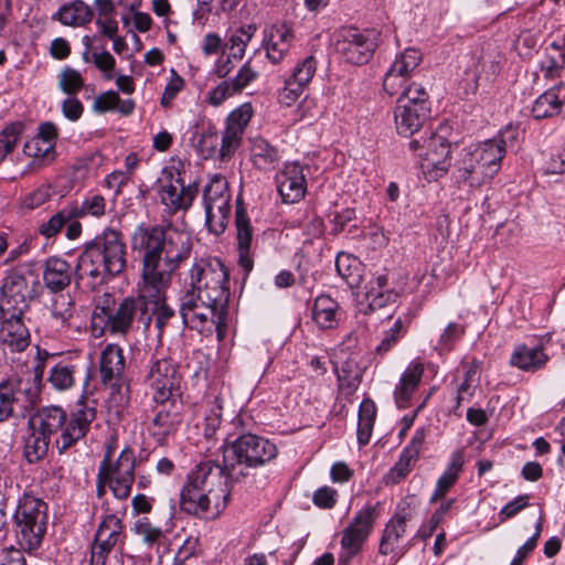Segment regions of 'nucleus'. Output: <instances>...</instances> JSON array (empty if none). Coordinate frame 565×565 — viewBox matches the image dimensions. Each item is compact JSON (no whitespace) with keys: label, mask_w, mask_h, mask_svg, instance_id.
Instances as JSON below:
<instances>
[{"label":"nucleus","mask_w":565,"mask_h":565,"mask_svg":"<svg viewBox=\"0 0 565 565\" xmlns=\"http://www.w3.org/2000/svg\"><path fill=\"white\" fill-rule=\"evenodd\" d=\"M228 299V271L225 265L217 258L200 259L190 269V279L180 297L183 323L193 329H203L206 322H211L222 338L226 328Z\"/></svg>","instance_id":"f257e3e1"},{"label":"nucleus","mask_w":565,"mask_h":565,"mask_svg":"<svg viewBox=\"0 0 565 565\" xmlns=\"http://www.w3.org/2000/svg\"><path fill=\"white\" fill-rule=\"evenodd\" d=\"M131 248L142 257L141 277L149 289H166L172 274L191 252L190 237L161 225L140 224L131 235Z\"/></svg>","instance_id":"f03ea898"},{"label":"nucleus","mask_w":565,"mask_h":565,"mask_svg":"<svg viewBox=\"0 0 565 565\" xmlns=\"http://www.w3.org/2000/svg\"><path fill=\"white\" fill-rule=\"evenodd\" d=\"M127 267V246L122 234L105 228L78 256L75 280L92 279V286L100 285L122 274Z\"/></svg>","instance_id":"7ed1b4c3"},{"label":"nucleus","mask_w":565,"mask_h":565,"mask_svg":"<svg viewBox=\"0 0 565 565\" xmlns=\"http://www.w3.org/2000/svg\"><path fill=\"white\" fill-rule=\"evenodd\" d=\"M95 418L96 408L81 401L68 419L61 407L47 406L33 414L29 418L28 426L29 430H35L50 439L60 433L54 445L62 455L86 436Z\"/></svg>","instance_id":"20e7f679"},{"label":"nucleus","mask_w":565,"mask_h":565,"mask_svg":"<svg viewBox=\"0 0 565 565\" xmlns=\"http://www.w3.org/2000/svg\"><path fill=\"white\" fill-rule=\"evenodd\" d=\"M504 142L487 140L460 151L454 166V177L458 182H467L478 188L491 180L500 170L504 157Z\"/></svg>","instance_id":"39448f33"},{"label":"nucleus","mask_w":565,"mask_h":565,"mask_svg":"<svg viewBox=\"0 0 565 565\" xmlns=\"http://www.w3.org/2000/svg\"><path fill=\"white\" fill-rule=\"evenodd\" d=\"M15 537L19 546L32 553L44 539L47 525V504L32 494L25 493L14 513Z\"/></svg>","instance_id":"423d86ee"},{"label":"nucleus","mask_w":565,"mask_h":565,"mask_svg":"<svg viewBox=\"0 0 565 565\" xmlns=\"http://www.w3.org/2000/svg\"><path fill=\"white\" fill-rule=\"evenodd\" d=\"M246 477L247 472L244 470L236 471V463L231 460L228 452H223L222 463L211 459L201 461L189 472L186 479L227 504L230 483L239 482Z\"/></svg>","instance_id":"0eeeda50"},{"label":"nucleus","mask_w":565,"mask_h":565,"mask_svg":"<svg viewBox=\"0 0 565 565\" xmlns=\"http://www.w3.org/2000/svg\"><path fill=\"white\" fill-rule=\"evenodd\" d=\"M228 452L231 460L236 463V471L263 467L277 456V447L267 438L254 434H244L222 447Z\"/></svg>","instance_id":"6e6552de"},{"label":"nucleus","mask_w":565,"mask_h":565,"mask_svg":"<svg viewBox=\"0 0 565 565\" xmlns=\"http://www.w3.org/2000/svg\"><path fill=\"white\" fill-rule=\"evenodd\" d=\"M35 298L28 278L18 271H9L0 286V321L24 320Z\"/></svg>","instance_id":"1a4fd4ad"},{"label":"nucleus","mask_w":565,"mask_h":565,"mask_svg":"<svg viewBox=\"0 0 565 565\" xmlns=\"http://www.w3.org/2000/svg\"><path fill=\"white\" fill-rule=\"evenodd\" d=\"M34 379H17L0 382V424L10 417L24 416L38 403L40 387Z\"/></svg>","instance_id":"9d476101"},{"label":"nucleus","mask_w":565,"mask_h":565,"mask_svg":"<svg viewBox=\"0 0 565 565\" xmlns=\"http://www.w3.org/2000/svg\"><path fill=\"white\" fill-rule=\"evenodd\" d=\"M136 456L131 448L126 447L115 462H111V449H108L100 462V475L106 477L108 487L115 498L126 500L135 482Z\"/></svg>","instance_id":"9b49d317"},{"label":"nucleus","mask_w":565,"mask_h":565,"mask_svg":"<svg viewBox=\"0 0 565 565\" xmlns=\"http://www.w3.org/2000/svg\"><path fill=\"white\" fill-rule=\"evenodd\" d=\"M377 47L376 34L373 31H360L355 28L340 31L335 50L350 64L363 65L373 56Z\"/></svg>","instance_id":"f8f14e48"},{"label":"nucleus","mask_w":565,"mask_h":565,"mask_svg":"<svg viewBox=\"0 0 565 565\" xmlns=\"http://www.w3.org/2000/svg\"><path fill=\"white\" fill-rule=\"evenodd\" d=\"M148 380L154 391L156 403L163 404L180 395L181 376L169 359L156 361L150 369Z\"/></svg>","instance_id":"ddd939ff"},{"label":"nucleus","mask_w":565,"mask_h":565,"mask_svg":"<svg viewBox=\"0 0 565 565\" xmlns=\"http://www.w3.org/2000/svg\"><path fill=\"white\" fill-rule=\"evenodd\" d=\"M376 518L375 507H365L354 515L343 530L341 546L350 557L356 555L371 533Z\"/></svg>","instance_id":"4468645a"},{"label":"nucleus","mask_w":565,"mask_h":565,"mask_svg":"<svg viewBox=\"0 0 565 565\" xmlns=\"http://www.w3.org/2000/svg\"><path fill=\"white\" fill-rule=\"evenodd\" d=\"M142 292H145L146 306L139 317V323L142 324L143 330H148L154 318L156 328L161 334L175 312L166 302L164 289L158 291L152 288L148 289L143 284Z\"/></svg>","instance_id":"2eb2a0df"},{"label":"nucleus","mask_w":565,"mask_h":565,"mask_svg":"<svg viewBox=\"0 0 565 565\" xmlns=\"http://www.w3.org/2000/svg\"><path fill=\"white\" fill-rule=\"evenodd\" d=\"M212 505L218 513L221 510L225 509L227 504H224L223 500L205 492V489L199 488L186 479L180 493L181 510L189 514L199 515L207 512Z\"/></svg>","instance_id":"dca6fc26"},{"label":"nucleus","mask_w":565,"mask_h":565,"mask_svg":"<svg viewBox=\"0 0 565 565\" xmlns=\"http://www.w3.org/2000/svg\"><path fill=\"white\" fill-rule=\"evenodd\" d=\"M276 184L284 203L300 201L306 193L302 167L296 162L285 164V168L276 175Z\"/></svg>","instance_id":"f3484780"},{"label":"nucleus","mask_w":565,"mask_h":565,"mask_svg":"<svg viewBox=\"0 0 565 565\" xmlns=\"http://www.w3.org/2000/svg\"><path fill=\"white\" fill-rule=\"evenodd\" d=\"M145 306L146 298L142 289L138 297L125 298L118 307L113 310L109 332L111 334H127L132 328L134 321L137 320L139 322V317L141 312H143Z\"/></svg>","instance_id":"a211bd4d"},{"label":"nucleus","mask_w":565,"mask_h":565,"mask_svg":"<svg viewBox=\"0 0 565 565\" xmlns=\"http://www.w3.org/2000/svg\"><path fill=\"white\" fill-rule=\"evenodd\" d=\"M430 115V108L423 103L415 106L397 103L394 110V119L397 132L405 137L417 134Z\"/></svg>","instance_id":"6ab92c4d"},{"label":"nucleus","mask_w":565,"mask_h":565,"mask_svg":"<svg viewBox=\"0 0 565 565\" xmlns=\"http://www.w3.org/2000/svg\"><path fill=\"white\" fill-rule=\"evenodd\" d=\"M42 276L44 286L51 292L57 294L71 285L75 268L58 256H50L43 264Z\"/></svg>","instance_id":"aec40b11"},{"label":"nucleus","mask_w":565,"mask_h":565,"mask_svg":"<svg viewBox=\"0 0 565 565\" xmlns=\"http://www.w3.org/2000/svg\"><path fill=\"white\" fill-rule=\"evenodd\" d=\"M196 193L195 183L185 186L180 178H171L168 184L162 185L160 199L171 212H177L189 209Z\"/></svg>","instance_id":"412c9836"},{"label":"nucleus","mask_w":565,"mask_h":565,"mask_svg":"<svg viewBox=\"0 0 565 565\" xmlns=\"http://www.w3.org/2000/svg\"><path fill=\"white\" fill-rule=\"evenodd\" d=\"M411 519V512L395 513L392 519L386 523L383 535L379 546V553L382 555L396 554L395 562L399 559L408 550L404 547L397 553L398 542L406 532L407 521Z\"/></svg>","instance_id":"4be33fe9"},{"label":"nucleus","mask_w":565,"mask_h":565,"mask_svg":"<svg viewBox=\"0 0 565 565\" xmlns=\"http://www.w3.org/2000/svg\"><path fill=\"white\" fill-rule=\"evenodd\" d=\"M235 226L239 257L238 263L244 268L245 273L248 274L254 265L252 253L253 228L246 211L242 206L236 207Z\"/></svg>","instance_id":"5701e85b"},{"label":"nucleus","mask_w":565,"mask_h":565,"mask_svg":"<svg viewBox=\"0 0 565 565\" xmlns=\"http://www.w3.org/2000/svg\"><path fill=\"white\" fill-rule=\"evenodd\" d=\"M99 371L105 385L116 386L125 371L122 349L117 344H108L100 354Z\"/></svg>","instance_id":"b1692460"},{"label":"nucleus","mask_w":565,"mask_h":565,"mask_svg":"<svg viewBox=\"0 0 565 565\" xmlns=\"http://www.w3.org/2000/svg\"><path fill=\"white\" fill-rule=\"evenodd\" d=\"M295 40L292 29L287 24L273 25L265 40L266 55L273 64H278L289 52Z\"/></svg>","instance_id":"393cba45"},{"label":"nucleus","mask_w":565,"mask_h":565,"mask_svg":"<svg viewBox=\"0 0 565 565\" xmlns=\"http://www.w3.org/2000/svg\"><path fill=\"white\" fill-rule=\"evenodd\" d=\"M0 342L11 352L24 351L31 342L24 320L0 321Z\"/></svg>","instance_id":"a878e982"},{"label":"nucleus","mask_w":565,"mask_h":565,"mask_svg":"<svg viewBox=\"0 0 565 565\" xmlns=\"http://www.w3.org/2000/svg\"><path fill=\"white\" fill-rule=\"evenodd\" d=\"M547 361L548 355L541 345L529 348L524 344H519L514 348L510 358V364L512 366L531 373L543 369Z\"/></svg>","instance_id":"bb28decb"},{"label":"nucleus","mask_w":565,"mask_h":565,"mask_svg":"<svg viewBox=\"0 0 565 565\" xmlns=\"http://www.w3.org/2000/svg\"><path fill=\"white\" fill-rule=\"evenodd\" d=\"M424 373V365L420 362H412L403 373L394 396L398 408H405L413 393L418 387Z\"/></svg>","instance_id":"cd10ccee"},{"label":"nucleus","mask_w":565,"mask_h":565,"mask_svg":"<svg viewBox=\"0 0 565 565\" xmlns=\"http://www.w3.org/2000/svg\"><path fill=\"white\" fill-rule=\"evenodd\" d=\"M397 292L388 284V273L377 274L366 286L365 297L372 310L380 309L397 298Z\"/></svg>","instance_id":"c85d7f7f"},{"label":"nucleus","mask_w":565,"mask_h":565,"mask_svg":"<svg viewBox=\"0 0 565 565\" xmlns=\"http://www.w3.org/2000/svg\"><path fill=\"white\" fill-rule=\"evenodd\" d=\"M311 317L320 329H333L339 322V303L330 296L321 295L313 301Z\"/></svg>","instance_id":"c756f323"},{"label":"nucleus","mask_w":565,"mask_h":565,"mask_svg":"<svg viewBox=\"0 0 565 565\" xmlns=\"http://www.w3.org/2000/svg\"><path fill=\"white\" fill-rule=\"evenodd\" d=\"M93 15V9L83 0H73L63 4L53 15V19L58 20L64 25L83 26L92 21Z\"/></svg>","instance_id":"7c9ffc66"},{"label":"nucleus","mask_w":565,"mask_h":565,"mask_svg":"<svg viewBox=\"0 0 565 565\" xmlns=\"http://www.w3.org/2000/svg\"><path fill=\"white\" fill-rule=\"evenodd\" d=\"M49 311L57 329H68L73 324L75 302L68 294H55L49 305Z\"/></svg>","instance_id":"2f4dec72"},{"label":"nucleus","mask_w":565,"mask_h":565,"mask_svg":"<svg viewBox=\"0 0 565 565\" xmlns=\"http://www.w3.org/2000/svg\"><path fill=\"white\" fill-rule=\"evenodd\" d=\"M180 422L181 418L179 413L174 411V405L171 404L167 406L166 403H163L162 408L157 411V414L152 419L150 427L151 435L159 443H162L168 435L177 429Z\"/></svg>","instance_id":"473e14b6"},{"label":"nucleus","mask_w":565,"mask_h":565,"mask_svg":"<svg viewBox=\"0 0 565 565\" xmlns=\"http://www.w3.org/2000/svg\"><path fill=\"white\" fill-rule=\"evenodd\" d=\"M94 539L96 542H103L113 547L118 544H124L125 532L122 520L114 513H107L98 524Z\"/></svg>","instance_id":"72a5a7b5"},{"label":"nucleus","mask_w":565,"mask_h":565,"mask_svg":"<svg viewBox=\"0 0 565 565\" xmlns=\"http://www.w3.org/2000/svg\"><path fill=\"white\" fill-rule=\"evenodd\" d=\"M563 87L551 88L540 95L533 104L532 114L535 119H544L558 115L563 107Z\"/></svg>","instance_id":"f704fd0d"},{"label":"nucleus","mask_w":565,"mask_h":565,"mask_svg":"<svg viewBox=\"0 0 565 565\" xmlns=\"http://www.w3.org/2000/svg\"><path fill=\"white\" fill-rule=\"evenodd\" d=\"M56 138L57 130L55 125L43 122L40 125L36 137L24 145L23 151L30 157H43L53 148Z\"/></svg>","instance_id":"c9c22d12"},{"label":"nucleus","mask_w":565,"mask_h":565,"mask_svg":"<svg viewBox=\"0 0 565 565\" xmlns=\"http://www.w3.org/2000/svg\"><path fill=\"white\" fill-rule=\"evenodd\" d=\"M250 158L253 164L259 170L275 169L279 161V151L262 137H256L252 141Z\"/></svg>","instance_id":"e433bc0d"},{"label":"nucleus","mask_w":565,"mask_h":565,"mask_svg":"<svg viewBox=\"0 0 565 565\" xmlns=\"http://www.w3.org/2000/svg\"><path fill=\"white\" fill-rule=\"evenodd\" d=\"M231 199H220L215 202L204 203L205 221L210 232L221 234L228 223Z\"/></svg>","instance_id":"4c0bfd02"},{"label":"nucleus","mask_w":565,"mask_h":565,"mask_svg":"<svg viewBox=\"0 0 565 565\" xmlns=\"http://www.w3.org/2000/svg\"><path fill=\"white\" fill-rule=\"evenodd\" d=\"M463 466V455L461 451H455L451 456V461L448 465L446 471L437 481L435 493L430 501L435 502L439 498H443L447 491L455 484L458 479L459 472Z\"/></svg>","instance_id":"58836bf2"},{"label":"nucleus","mask_w":565,"mask_h":565,"mask_svg":"<svg viewBox=\"0 0 565 565\" xmlns=\"http://www.w3.org/2000/svg\"><path fill=\"white\" fill-rule=\"evenodd\" d=\"M114 305L115 300L109 294H104L99 299L92 316V327L94 332L99 331V334H103L105 330L109 331Z\"/></svg>","instance_id":"ea45409f"},{"label":"nucleus","mask_w":565,"mask_h":565,"mask_svg":"<svg viewBox=\"0 0 565 565\" xmlns=\"http://www.w3.org/2000/svg\"><path fill=\"white\" fill-rule=\"evenodd\" d=\"M376 409L372 401L365 399L361 403L359 409V424H358V440L359 444L364 446L370 441Z\"/></svg>","instance_id":"a19ab883"},{"label":"nucleus","mask_w":565,"mask_h":565,"mask_svg":"<svg viewBox=\"0 0 565 565\" xmlns=\"http://www.w3.org/2000/svg\"><path fill=\"white\" fill-rule=\"evenodd\" d=\"M51 439L46 436L30 430L24 441V456L30 463H34L43 459L50 446Z\"/></svg>","instance_id":"79ce46f5"},{"label":"nucleus","mask_w":565,"mask_h":565,"mask_svg":"<svg viewBox=\"0 0 565 565\" xmlns=\"http://www.w3.org/2000/svg\"><path fill=\"white\" fill-rule=\"evenodd\" d=\"M75 209H71L70 204L55 213L49 221L43 222L39 226V233L46 238L55 236L73 218H76Z\"/></svg>","instance_id":"37998d69"},{"label":"nucleus","mask_w":565,"mask_h":565,"mask_svg":"<svg viewBox=\"0 0 565 565\" xmlns=\"http://www.w3.org/2000/svg\"><path fill=\"white\" fill-rule=\"evenodd\" d=\"M420 62V52L416 49L408 47L396 56L390 68L411 81L413 73L418 67Z\"/></svg>","instance_id":"c03bdc74"},{"label":"nucleus","mask_w":565,"mask_h":565,"mask_svg":"<svg viewBox=\"0 0 565 565\" xmlns=\"http://www.w3.org/2000/svg\"><path fill=\"white\" fill-rule=\"evenodd\" d=\"M335 372L340 387L348 388L349 393H352L361 380V371L358 363L352 359H348L340 366H335Z\"/></svg>","instance_id":"a18cd8bd"},{"label":"nucleus","mask_w":565,"mask_h":565,"mask_svg":"<svg viewBox=\"0 0 565 565\" xmlns=\"http://www.w3.org/2000/svg\"><path fill=\"white\" fill-rule=\"evenodd\" d=\"M24 125L20 121L11 122L7 125L0 131V162L11 153L17 146L22 132Z\"/></svg>","instance_id":"49530a36"},{"label":"nucleus","mask_w":565,"mask_h":565,"mask_svg":"<svg viewBox=\"0 0 565 565\" xmlns=\"http://www.w3.org/2000/svg\"><path fill=\"white\" fill-rule=\"evenodd\" d=\"M71 209H75L76 218L92 215L99 217L105 214L106 201L103 195L94 194L86 198L82 204L77 202L70 203Z\"/></svg>","instance_id":"de8ad7c7"},{"label":"nucleus","mask_w":565,"mask_h":565,"mask_svg":"<svg viewBox=\"0 0 565 565\" xmlns=\"http://www.w3.org/2000/svg\"><path fill=\"white\" fill-rule=\"evenodd\" d=\"M74 365L58 363L52 367L49 382L58 391H65L74 384Z\"/></svg>","instance_id":"09e8293b"},{"label":"nucleus","mask_w":565,"mask_h":565,"mask_svg":"<svg viewBox=\"0 0 565 565\" xmlns=\"http://www.w3.org/2000/svg\"><path fill=\"white\" fill-rule=\"evenodd\" d=\"M397 103L409 106L423 103L427 108H430L429 94L426 88L422 84L411 81L404 90H402V94L397 98Z\"/></svg>","instance_id":"8fccbe9b"},{"label":"nucleus","mask_w":565,"mask_h":565,"mask_svg":"<svg viewBox=\"0 0 565 565\" xmlns=\"http://www.w3.org/2000/svg\"><path fill=\"white\" fill-rule=\"evenodd\" d=\"M420 167L426 179L431 182L437 181L447 173L450 162L448 157L435 158L434 153H431V157L423 159Z\"/></svg>","instance_id":"3c124183"},{"label":"nucleus","mask_w":565,"mask_h":565,"mask_svg":"<svg viewBox=\"0 0 565 565\" xmlns=\"http://www.w3.org/2000/svg\"><path fill=\"white\" fill-rule=\"evenodd\" d=\"M132 531L142 539V542L149 546L154 545L162 537V530L154 526L147 516L139 518L134 523Z\"/></svg>","instance_id":"603ef678"},{"label":"nucleus","mask_w":565,"mask_h":565,"mask_svg":"<svg viewBox=\"0 0 565 565\" xmlns=\"http://www.w3.org/2000/svg\"><path fill=\"white\" fill-rule=\"evenodd\" d=\"M417 460L418 458L416 456H413L403 449L398 461L393 466L387 475L388 481L398 483L412 471Z\"/></svg>","instance_id":"864d4df0"},{"label":"nucleus","mask_w":565,"mask_h":565,"mask_svg":"<svg viewBox=\"0 0 565 565\" xmlns=\"http://www.w3.org/2000/svg\"><path fill=\"white\" fill-rule=\"evenodd\" d=\"M220 199H231L227 180L222 175H214L203 191V201L215 202Z\"/></svg>","instance_id":"5fc2aeb1"},{"label":"nucleus","mask_w":565,"mask_h":565,"mask_svg":"<svg viewBox=\"0 0 565 565\" xmlns=\"http://www.w3.org/2000/svg\"><path fill=\"white\" fill-rule=\"evenodd\" d=\"M358 262L355 258H351L347 254H339L335 259V268L338 274L347 280L351 286L358 285L360 281V275L354 274L358 270Z\"/></svg>","instance_id":"6e6d98bb"},{"label":"nucleus","mask_w":565,"mask_h":565,"mask_svg":"<svg viewBox=\"0 0 565 565\" xmlns=\"http://www.w3.org/2000/svg\"><path fill=\"white\" fill-rule=\"evenodd\" d=\"M58 86L67 95H75L84 86L81 73L72 67H65L58 75Z\"/></svg>","instance_id":"4d7b16f0"},{"label":"nucleus","mask_w":565,"mask_h":565,"mask_svg":"<svg viewBox=\"0 0 565 565\" xmlns=\"http://www.w3.org/2000/svg\"><path fill=\"white\" fill-rule=\"evenodd\" d=\"M405 332L403 321L398 318L394 322L393 327L384 333L382 341L375 348L376 354L384 355L387 353L398 342V340L403 338Z\"/></svg>","instance_id":"13d9d810"},{"label":"nucleus","mask_w":565,"mask_h":565,"mask_svg":"<svg viewBox=\"0 0 565 565\" xmlns=\"http://www.w3.org/2000/svg\"><path fill=\"white\" fill-rule=\"evenodd\" d=\"M317 70V62L313 56H307L298 63L292 72L291 81L306 86L313 77Z\"/></svg>","instance_id":"bf43d9fd"},{"label":"nucleus","mask_w":565,"mask_h":565,"mask_svg":"<svg viewBox=\"0 0 565 565\" xmlns=\"http://www.w3.org/2000/svg\"><path fill=\"white\" fill-rule=\"evenodd\" d=\"M431 153H434L435 158L448 157L450 153V145L444 137L430 131L426 151L419 152L418 156L424 159L426 157H431Z\"/></svg>","instance_id":"052dcab7"},{"label":"nucleus","mask_w":565,"mask_h":565,"mask_svg":"<svg viewBox=\"0 0 565 565\" xmlns=\"http://www.w3.org/2000/svg\"><path fill=\"white\" fill-rule=\"evenodd\" d=\"M237 94L230 81H222L216 87L209 92L206 102L214 106H221L227 98Z\"/></svg>","instance_id":"680f3d73"},{"label":"nucleus","mask_w":565,"mask_h":565,"mask_svg":"<svg viewBox=\"0 0 565 565\" xmlns=\"http://www.w3.org/2000/svg\"><path fill=\"white\" fill-rule=\"evenodd\" d=\"M409 79L388 68L383 79V89L391 96L401 95Z\"/></svg>","instance_id":"e2e57ef3"},{"label":"nucleus","mask_w":565,"mask_h":565,"mask_svg":"<svg viewBox=\"0 0 565 565\" xmlns=\"http://www.w3.org/2000/svg\"><path fill=\"white\" fill-rule=\"evenodd\" d=\"M253 116L250 104L246 103L234 109L227 117L226 122L245 131Z\"/></svg>","instance_id":"0e129e2a"},{"label":"nucleus","mask_w":565,"mask_h":565,"mask_svg":"<svg viewBox=\"0 0 565 565\" xmlns=\"http://www.w3.org/2000/svg\"><path fill=\"white\" fill-rule=\"evenodd\" d=\"M257 77V72L254 71L249 64L246 62L238 71L236 76H234L230 82L233 87L236 89L237 94L241 93L246 86H248Z\"/></svg>","instance_id":"69168bd1"},{"label":"nucleus","mask_w":565,"mask_h":565,"mask_svg":"<svg viewBox=\"0 0 565 565\" xmlns=\"http://www.w3.org/2000/svg\"><path fill=\"white\" fill-rule=\"evenodd\" d=\"M479 369H480V363L476 360H473L471 362V364L468 366V369L465 373V379L458 387V396H457L458 404H460L461 399L463 398L462 395L466 393L469 394L471 386L479 381V377H478Z\"/></svg>","instance_id":"338daca9"},{"label":"nucleus","mask_w":565,"mask_h":565,"mask_svg":"<svg viewBox=\"0 0 565 565\" xmlns=\"http://www.w3.org/2000/svg\"><path fill=\"white\" fill-rule=\"evenodd\" d=\"M93 61L95 66L104 72V76L106 79H111L114 77L113 71L116 65V61L114 56L108 51H103L100 53H93Z\"/></svg>","instance_id":"774afa93"}]
</instances>
